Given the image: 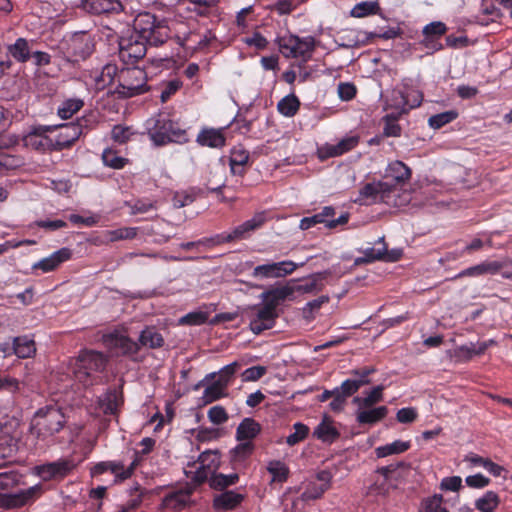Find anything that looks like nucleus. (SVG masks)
<instances>
[{"label":"nucleus","mask_w":512,"mask_h":512,"mask_svg":"<svg viewBox=\"0 0 512 512\" xmlns=\"http://www.w3.org/2000/svg\"><path fill=\"white\" fill-rule=\"evenodd\" d=\"M242 501V495L233 491H226L214 499V506L217 509H232Z\"/></svg>","instance_id":"obj_44"},{"label":"nucleus","mask_w":512,"mask_h":512,"mask_svg":"<svg viewBox=\"0 0 512 512\" xmlns=\"http://www.w3.org/2000/svg\"><path fill=\"white\" fill-rule=\"evenodd\" d=\"M239 479L238 474H214L210 478V486L214 489H223L235 484Z\"/></svg>","instance_id":"obj_54"},{"label":"nucleus","mask_w":512,"mask_h":512,"mask_svg":"<svg viewBox=\"0 0 512 512\" xmlns=\"http://www.w3.org/2000/svg\"><path fill=\"white\" fill-rule=\"evenodd\" d=\"M260 299L277 310V307L286 300H294L292 282L272 287L260 294Z\"/></svg>","instance_id":"obj_17"},{"label":"nucleus","mask_w":512,"mask_h":512,"mask_svg":"<svg viewBox=\"0 0 512 512\" xmlns=\"http://www.w3.org/2000/svg\"><path fill=\"white\" fill-rule=\"evenodd\" d=\"M266 371L267 370L264 366H253L247 368L241 375L242 380L244 382L257 381L265 375Z\"/></svg>","instance_id":"obj_64"},{"label":"nucleus","mask_w":512,"mask_h":512,"mask_svg":"<svg viewBox=\"0 0 512 512\" xmlns=\"http://www.w3.org/2000/svg\"><path fill=\"white\" fill-rule=\"evenodd\" d=\"M106 363L107 359L102 353L85 350L70 361L69 371L75 380L84 386H90L99 382L98 373L104 370Z\"/></svg>","instance_id":"obj_4"},{"label":"nucleus","mask_w":512,"mask_h":512,"mask_svg":"<svg viewBox=\"0 0 512 512\" xmlns=\"http://www.w3.org/2000/svg\"><path fill=\"white\" fill-rule=\"evenodd\" d=\"M442 501L443 498L441 495H434L424 502L420 512H448L447 509L442 506Z\"/></svg>","instance_id":"obj_60"},{"label":"nucleus","mask_w":512,"mask_h":512,"mask_svg":"<svg viewBox=\"0 0 512 512\" xmlns=\"http://www.w3.org/2000/svg\"><path fill=\"white\" fill-rule=\"evenodd\" d=\"M13 352L19 358H29L36 352L35 343L27 336L16 337L13 340Z\"/></svg>","instance_id":"obj_30"},{"label":"nucleus","mask_w":512,"mask_h":512,"mask_svg":"<svg viewBox=\"0 0 512 512\" xmlns=\"http://www.w3.org/2000/svg\"><path fill=\"white\" fill-rule=\"evenodd\" d=\"M384 386H375L371 391L365 392V396H357L353 399L355 405H362L364 407H374L375 404L383 400Z\"/></svg>","instance_id":"obj_38"},{"label":"nucleus","mask_w":512,"mask_h":512,"mask_svg":"<svg viewBox=\"0 0 512 512\" xmlns=\"http://www.w3.org/2000/svg\"><path fill=\"white\" fill-rule=\"evenodd\" d=\"M196 141L201 146L221 148L225 145V136L221 129L205 128L200 131Z\"/></svg>","instance_id":"obj_26"},{"label":"nucleus","mask_w":512,"mask_h":512,"mask_svg":"<svg viewBox=\"0 0 512 512\" xmlns=\"http://www.w3.org/2000/svg\"><path fill=\"white\" fill-rule=\"evenodd\" d=\"M308 432H309V428L306 425H304L302 423L294 424V432L287 437V439H286L287 444H289L290 446H293V445L299 443L300 441H302L306 438V436L308 435Z\"/></svg>","instance_id":"obj_59"},{"label":"nucleus","mask_w":512,"mask_h":512,"mask_svg":"<svg viewBox=\"0 0 512 512\" xmlns=\"http://www.w3.org/2000/svg\"><path fill=\"white\" fill-rule=\"evenodd\" d=\"M506 265L505 262L483 261L475 266L461 271L456 277H478L482 275H495Z\"/></svg>","instance_id":"obj_22"},{"label":"nucleus","mask_w":512,"mask_h":512,"mask_svg":"<svg viewBox=\"0 0 512 512\" xmlns=\"http://www.w3.org/2000/svg\"><path fill=\"white\" fill-rule=\"evenodd\" d=\"M334 215V208L331 206H326L322 209L321 212L301 219L299 227L302 230H307L317 224L322 223L328 228L329 218L334 217Z\"/></svg>","instance_id":"obj_28"},{"label":"nucleus","mask_w":512,"mask_h":512,"mask_svg":"<svg viewBox=\"0 0 512 512\" xmlns=\"http://www.w3.org/2000/svg\"><path fill=\"white\" fill-rule=\"evenodd\" d=\"M103 163L113 169H121L125 166L127 159L119 156L117 152L111 148H107L102 153Z\"/></svg>","instance_id":"obj_52"},{"label":"nucleus","mask_w":512,"mask_h":512,"mask_svg":"<svg viewBox=\"0 0 512 512\" xmlns=\"http://www.w3.org/2000/svg\"><path fill=\"white\" fill-rule=\"evenodd\" d=\"M260 432V425L251 418H245L237 427V439L250 441Z\"/></svg>","instance_id":"obj_32"},{"label":"nucleus","mask_w":512,"mask_h":512,"mask_svg":"<svg viewBox=\"0 0 512 512\" xmlns=\"http://www.w3.org/2000/svg\"><path fill=\"white\" fill-rule=\"evenodd\" d=\"M100 410L104 414H116L120 405V396L116 390L108 391L98 400Z\"/></svg>","instance_id":"obj_33"},{"label":"nucleus","mask_w":512,"mask_h":512,"mask_svg":"<svg viewBox=\"0 0 512 512\" xmlns=\"http://www.w3.org/2000/svg\"><path fill=\"white\" fill-rule=\"evenodd\" d=\"M252 451H253V444L250 441L240 443L231 451L232 461L235 463H241L247 457L250 456Z\"/></svg>","instance_id":"obj_55"},{"label":"nucleus","mask_w":512,"mask_h":512,"mask_svg":"<svg viewBox=\"0 0 512 512\" xmlns=\"http://www.w3.org/2000/svg\"><path fill=\"white\" fill-rule=\"evenodd\" d=\"M170 28L163 20L148 12L139 13L134 21L132 31L119 40V57L127 65L142 59L147 51V44L158 46L170 36Z\"/></svg>","instance_id":"obj_1"},{"label":"nucleus","mask_w":512,"mask_h":512,"mask_svg":"<svg viewBox=\"0 0 512 512\" xmlns=\"http://www.w3.org/2000/svg\"><path fill=\"white\" fill-rule=\"evenodd\" d=\"M500 503L497 493L487 491L475 501V507L481 512H494Z\"/></svg>","instance_id":"obj_42"},{"label":"nucleus","mask_w":512,"mask_h":512,"mask_svg":"<svg viewBox=\"0 0 512 512\" xmlns=\"http://www.w3.org/2000/svg\"><path fill=\"white\" fill-rule=\"evenodd\" d=\"M267 470L272 475V481L282 483L287 480L289 469L285 463L277 460L270 461Z\"/></svg>","instance_id":"obj_48"},{"label":"nucleus","mask_w":512,"mask_h":512,"mask_svg":"<svg viewBox=\"0 0 512 512\" xmlns=\"http://www.w3.org/2000/svg\"><path fill=\"white\" fill-rule=\"evenodd\" d=\"M411 177V170L401 161H393L386 168L382 181L367 183L360 190L361 199L371 203L382 202L389 206L401 207L411 202V193L402 186Z\"/></svg>","instance_id":"obj_2"},{"label":"nucleus","mask_w":512,"mask_h":512,"mask_svg":"<svg viewBox=\"0 0 512 512\" xmlns=\"http://www.w3.org/2000/svg\"><path fill=\"white\" fill-rule=\"evenodd\" d=\"M224 396H226L225 382L215 380L213 383H211L204 389L201 400L202 403L206 405Z\"/></svg>","instance_id":"obj_35"},{"label":"nucleus","mask_w":512,"mask_h":512,"mask_svg":"<svg viewBox=\"0 0 512 512\" xmlns=\"http://www.w3.org/2000/svg\"><path fill=\"white\" fill-rule=\"evenodd\" d=\"M71 251L68 248H61L48 257H45L32 265V269H40L47 273L55 270L61 263L69 260Z\"/></svg>","instance_id":"obj_21"},{"label":"nucleus","mask_w":512,"mask_h":512,"mask_svg":"<svg viewBox=\"0 0 512 512\" xmlns=\"http://www.w3.org/2000/svg\"><path fill=\"white\" fill-rule=\"evenodd\" d=\"M65 422V416L60 408L47 406L35 413L30 431L37 438L46 439L58 433L64 427Z\"/></svg>","instance_id":"obj_7"},{"label":"nucleus","mask_w":512,"mask_h":512,"mask_svg":"<svg viewBox=\"0 0 512 512\" xmlns=\"http://www.w3.org/2000/svg\"><path fill=\"white\" fill-rule=\"evenodd\" d=\"M378 10L379 5L376 1H362L352 8L350 14L355 18H363L376 14Z\"/></svg>","instance_id":"obj_46"},{"label":"nucleus","mask_w":512,"mask_h":512,"mask_svg":"<svg viewBox=\"0 0 512 512\" xmlns=\"http://www.w3.org/2000/svg\"><path fill=\"white\" fill-rule=\"evenodd\" d=\"M208 320V314L203 311H193L179 319L182 325H202Z\"/></svg>","instance_id":"obj_56"},{"label":"nucleus","mask_w":512,"mask_h":512,"mask_svg":"<svg viewBox=\"0 0 512 512\" xmlns=\"http://www.w3.org/2000/svg\"><path fill=\"white\" fill-rule=\"evenodd\" d=\"M410 448V442L396 440L392 443L379 446L375 449L377 457L383 458L389 455L400 454L407 451Z\"/></svg>","instance_id":"obj_40"},{"label":"nucleus","mask_w":512,"mask_h":512,"mask_svg":"<svg viewBox=\"0 0 512 512\" xmlns=\"http://www.w3.org/2000/svg\"><path fill=\"white\" fill-rule=\"evenodd\" d=\"M240 367V364L235 361V362H232L226 366H224L220 371H219V376L218 378L216 379V381H224L225 382V388L227 389L233 375L236 373V371L239 369Z\"/></svg>","instance_id":"obj_62"},{"label":"nucleus","mask_w":512,"mask_h":512,"mask_svg":"<svg viewBox=\"0 0 512 512\" xmlns=\"http://www.w3.org/2000/svg\"><path fill=\"white\" fill-rule=\"evenodd\" d=\"M207 415L209 420L216 425H220L228 420V414L226 410L220 405L211 407L208 410Z\"/></svg>","instance_id":"obj_63"},{"label":"nucleus","mask_w":512,"mask_h":512,"mask_svg":"<svg viewBox=\"0 0 512 512\" xmlns=\"http://www.w3.org/2000/svg\"><path fill=\"white\" fill-rule=\"evenodd\" d=\"M359 138L357 136H348L341 139L336 144H325L318 149L321 159L340 156L357 146Z\"/></svg>","instance_id":"obj_18"},{"label":"nucleus","mask_w":512,"mask_h":512,"mask_svg":"<svg viewBox=\"0 0 512 512\" xmlns=\"http://www.w3.org/2000/svg\"><path fill=\"white\" fill-rule=\"evenodd\" d=\"M447 31V27L445 23L441 21H434L423 28L424 39L422 40V44L426 48H433L435 50H440L441 45H436L435 40L439 39L442 35H444Z\"/></svg>","instance_id":"obj_23"},{"label":"nucleus","mask_w":512,"mask_h":512,"mask_svg":"<svg viewBox=\"0 0 512 512\" xmlns=\"http://www.w3.org/2000/svg\"><path fill=\"white\" fill-rule=\"evenodd\" d=\"M138 344L140 346L152 349L160 348L164 344L162 335L154 327H146L139 336Z\"/></svg>","instance_id":"obj_29"},{"label":"nucleus","mask_w":512,"mask_h":512,"mask_svg":"<svg viewBox=\"0 0 512 512\" xmlns=\"http://www.w3.org/2000/svg\"><path fill=\"white\" fill-rule=\"evenodd\" d=\"M298 265L291 260L280 262H271L256 266L252 271V276L256 279L283 278L292 274Z\"/></svg>","instance_id":"obj_14"},{"label":"nucleus","mask_w":512,"mask_h":512,"mask_svg":"<svg viewBox=\"0 0 512 512\" xmlns=\"http://www.w3.org/2000/svg\"><path fill=\"white\" fill-rule=\"evenodd\" d=\"M458 117V113L455 110L445 111L439 114L432 115L428 119V124L433 129H439L444 125L452 122Z\"/></svg>","instance_id":"obj_50"},{"label":"nucleus","mask_w":512,"mask_h":512,"mask_svg":"<svg viewBox=\"0 0 512 512\" xmlns=\"http://www.w3.org/2000/svg\"><path fill=\"white\" fill-rule=\"evenodd\" d=\"M300 108V101L295 94L283 97L277 104L278 112L285 117H293Z\"/></svg>","instance_id":"obj_39"},{"label":"nucleus","mask_w":512,"mask_h":512,"mask_svg":"<svg viewBox=\"0 0 512 512\" xmlns=\"http://www.w3.org/2000/svg\"><path fill=\"white\" fill-rule=\"evenodd\" d=\"M104 343L110 349H115L123 355H133L139 351L138 342L122 334H109L104 336Z\"/></svg>","instance_id":"obj_19"},{"label":"nucleus","mask_w":512,"mask_h":512,"mask_svg":"<svg viewBox=\"0 0 512 512\" xmlns=\"http://www.w3.org/2000/svg\"><path fill=\"white\" fill-rule=\"evenodd\" d=\"M192 487H187L172 493L167 494L163 499V504L166 508L173 510H182L187 507L191 502Z\"/></svg>","instance_id":"obj_24"},{"label":"nucleus","mask_w":512,"mask_h":512,"mask_svg":"<svg viewBox=\"0 0 512 512\" xmlns=\"http://www.w3.org/2000/svg\"><path fill=\"white\" fill-rule=\"evenodd\" d=\"M137 230L138 229L135 227H122L114 230H108L105 232L104 236L109 242L128 240L136 237Z\"/></svg>","instance_id":"obj_47"},{"label":"nucleus","mask_w":512,"mask_h":512,"mask_svg":"<svg viewBox=\"0 0 512 512\" xmlns=\"http://www.w3.org/2000/svg\"><path fill=\"white\" fill-rule=\"evenodd\" d=\"M118 69L114 64L105 65L99 74L95 76V82L98 89H104L111 85L115 77H118Z\"/></svg>","instance_id":"obj_41"},{"label":"nucleus","mask_w":512,"mask_h":512,"mask_svg":"<svg viewBox=\"0 0 512 512\" xmlns=\"http://www.w3.org/2000/svg\"><path fill=\"white\" fill-rule=\"evenodd\" d=\"M139 464V459L136 456V458L130 463L129 466H125L122 462L118 461L117 467L114 473V482L120 483L125 481L126 479L130 478L132 474L134 473L136 467Z\"/></svg>","instance_id":"obj_51"},{"label":"nucleus","mask_w":512,"mask_h":512,"mask_svg":"<svg viewBox=\"0 0 512 512\" xmlns=\"http://www.w3.org/2000/svg\"><path fill=\"white\" fill-rule=\"evenodd\" d=\"M313 435L323 442L332 443L340 434L334 426L332 419L328 416H324L323 420L314 429Z\"/></svg>","instance_id":"obj_27"},{"label":"nucleus","mask_w":512,"mask_h":512,"mask_svg":"<svg viewBox=\"0 0 512 512\" xmlns=\"http://www.w3.org/2000/svg\"><path fill=\"white\" fill-rule=\"evenodd\" d=\"M265 220L264 213H257L251 219L235 227L231 232L217 234L208 241L213 244H223L246 239L252 232L259 229L264 224Z\"/></svg>","instance_id":"obj_11"},{"label":"nucleus","mask_w":512,"mask_h":512,"mask_svg":"<svg viewBox=\"0 0 512 512\" xmlns=\"http://www.w3.org/2000/svg\"><path fill=\"white\" fill-rule=\"evenodd\" d=\"M369 380L364 379H347L342 382L339 388V394L347 398L356 393L361 386L368 384Z\"/></svg>","instance_id":"obj_53"},{"label":"nucleus","mask_w":512,"mask_h":512,"mask_svg":"<svg viewBox=\"0 0 512 512\" xmlns=\"http://www.w3.org/2000/svg\"><path fill=\"white\" fill-rule=\"evenodd\" d=\"M174 32L177 43L189 53L204 50L216 38L211 30L195 20L176 24Z\"/></svg>","instance_id":"obj_5"},{"label":"nucleus","mask_w":512,"mask_h":512,"mask_svg":"<svg viewBox=\"0 0 512 512\" xmlns=\"http://www.w3.org/2000/svg\"><path fill=\"white\" fill-rule=\"evenodd\" d=\"M148 135L157 146L171 142L183 144L189 140L185 129L162 114L148 120Z\"/></svg>","instance_id":"obj_6"},{"label":"nucleus","mask_w":512,"mask_h":512,"mask_svg":"<svg viewBox=\"0 0 512 512\" xmlns=\"http://www.w3.org/2000/svg\"><path fill=\"white\" fill-rule=\"evenodd\" d=\"M453 356L459 362L470 361L474 356H476V354H474V343L458 346L454 349Z\"/></svg>","instance_id":"obj_57"},{"label":"nucleus","mask_w":512,"mask_h":512,"mask_svg":"<svg viewBox=\"0 0 512 512\" xmlns=\"http://www.w3.org/2000/svg\"><path fill=\"white\" fill-rule=\"evenodd\" d=\"M187 466L190 469H185V475L190 478L195 485L202 484L214 475L212 472H208L205 468H202L201 464H197V461L193 464L188 463Z\"/></svg>","instance_id":"obj_43"},{"label":"nucleus","mask_w":512,"mask_h":512,"mask_svg":"<svg viewBox=\"0 0 512 512\" xmlns=\"http://www.w3.org/2000/svg\"><path fill=\"white\" fill-rule=\"evenodd\" d=\"M253 313L250 316V330L254 334H260L264 330L274 327L278 312L267 303L256 305L252 308Z\"/></svg>","instance_id":"obj_12"},{"label":"nucleus","mask_w":512,"mask_h":512,"mask_svg":"<svg viewBox=\"0 0 512 512\" xmlns=\"http://www.w3.org/2000/svg\"><path fill=\"white\" fill-rule=\"evenodd\" d=\"M405 99V94L402 91H392L390 97L387 99V107L394 109L395 112L388 116V119L392 117L395 120L398 116L408 112Z\"/></svg>","instance_id":"obj_31"},{"label":"nucleus","mask_w":512,"mask_h":512,"mask_svg":"<svg viewBox=\"0 0 512 512\" xmlns=\"http://www.w3.org/2000/svg\"><path fill=\"white\" fill-rule=\"evenodd\" d=\"M8 52L19 62L27 61L32 53L29 42L24 38H18L14 44L9 45Z\"/></svg>","instance_id":"obj_37"},{"label":"nucleus","mask_w":512,"mask_h":512,"mask_svg":"<svg viewBox=\"0 0 512 512\" xmlns=\"http://www.w3.org/2000/svg\"><path fill=\"white\" fill-rule=\"evenodd\" d=\"M93 42L87 33H75L65 38L60 45L65 59L72 63H78L90 56L93 51Z\"/></svg>","instance_id":"obj_8"},{"label":"nucleus","mask_w":512,"mask_h":512,"mask_svg":"<svg viewBox=\"0 0 512 512\" xmlns=\"http://www.w3.org/2000/svg\"><path fill=\"white\" fill-rule=\"evenodd\" d=\"M83 105V100L79 98L67 99L59 106L57 110L58 116L62 119H68L77 113Z\"/></svg>","instance_id":"obj_45"},{"label":"nucleus","mask_w":512,"mask_h":512,"mask_svg":"<svg viewBox=\"0 0 512 512\" xmlns=\"http://www.w3.org/2000/svg\"><path fill=\"white\" fill-rule=\"evenodd\" d=\"M279 50L286 58H298L307 62L314 51L315 41L312 37L300 38L289 35L278 40Z\"/></svg>","instance_id":"obj_10"},{"label":"nucleus","mask_w":512,"mask_h":512,"mask_svg":"<svg viewBox=\"0 0 512 512\" xmlns=\"http://www.w3.org/2000/svg\"><path fill=\"white\" fill-rule=\"evenodd\" d=\"M23 476L14 470L0 469V507L16 508L34 501L41 494V486L34 485L17 493L9 491L22 483Z\"/></svg>","instance_id":"obj_3"},{"label":"nucleus","mask_w":512,"mask_h":512,"mask_svg":"<svg viewBox=\"0 0 512 512\" xmlns=\"http://www.w3.org/2000/svg\"><path fill=\"white\" fill-rule=\"evenodd\" d=\"M357 409L355 412L356 421L363 425H374L383 420L388 414V408L386 406L378 407H364L362 405H356Z\"/></svg>","instance_id":"obj_20"},{"label":"nucleus","mask_w":512,"mask_h":512,"mask_svg":"<svg viewBox=\"0 0 512 512\" xmlns=\"http://www.w3.org/2000/svg\"><path fill=\"white\" fill-rule=\"evenodd\" d=\"M86 127V120L59 126L60 132L54 138L56 151L71 146L83 134Z\"/></svg>","instance_id":"obj_16"},{"label":"nucleus","mask_w":512,"mask_h":512,"mask_svg":"<svg viewBox=\"0 0 512 512\" xmlns=\"http://www.w3.org/2000/svg\"><path fill=\"white\" fill-rule=\"evenodd\" d=\"M82 7L90 13L102 14L118 12L122 9V4L119 0H83Z\"/></svg>","instance_id":"obj_25"},{"label":"nucleus","mask_w":512,"mask_h":512,"mask_svg":"<svg viewBox=\"0 0 512 512\" xmlns=\"http://www.w3.org/2000/svg\"><path fill=\"white\" fill-rule=\"evenodd\" d=\"M249 160V152L242 147H235L231 151L229 163L233 174H242L243 167Z\"/></svg>","instance_id":"obj_34"},{"label":"nucleus","mask_w":512,"mask_h":512,"mask_svg":"<svg viewBox=\"0 0 512 512\" xmlns=\"http://www.w3.org/2000/svg\"><path fill=\"white\" fill-rule=\"evenodd\" d=\"M377 245L378 247H370L365 249L364 255L368 261L380 260L384 257V253L386 251L384 238H380Z\"/></svg>","instance_id":"obj_61"},{"label":"nucleus","mask_w":512,"mask_h":512,"mask_svg":"<svg viewBox=\"0 0 512 512\" xmlns=\"http://www.w3.org/2000/svg\"><path fill=\"white\" fill-rule=\"evenodd\" d=\"M220 463V458L216 452L205 451L201 453L197 459V464H201L208 472L215 474Z\"/></svg>","instance_id":"obj_49"},{"label":"nucleus","mask_w":512,"mask_h":512,"mask_svg":"<svg viewBox=\"0 0 512 512\" xmlns=\"http://www.w3.org/2000/svg\"><path fill=\"white\" fill-rule=\"evenodd\" d=\"M320 274L314 275L311 278L305 280L301 284H297L296 280H290L292 282L293 294L296 297V294H307L318 292L322 289V285L320 283Z\"/></svg>","instance_id":"obj_36"},{"label":"nucleus","mask_w":512,"mask_h":512,"mask_svg":"<svg viewBox=\"0 0 512 512\" xmlns=\"http://www.w3.org/2000/svg\"><path fill=\"white\" fill-rule=\"evenodd\" d=\"M54 129L53 126H39L30 131L23 138V143L26 147L38 150V151H48L55 150L54 138H51L46 135L47 132L52 131Z\"/></svg>","instance_id":"obj_15"},{"label":"nucleus","mask_w":512,"mask_h":512,"mask_svg":"<svg viewBox=\"0 0 512 512\" xmlns=\"http://www.w3.org/2000/svg\"><path fill=\"white\" fill-rule=\"evenodd\" d=\"M23 383L10 376L0 377V391L18 393L22 391Z\"/></svg>","instance_id":"obj_58"},{"label":"nucleus","mask_w":512,"mask_h":512,"mask_svg":"<svg viewBox=\"0 0 512 512\" xmlns=\"http://www.w3.org/2000/svg\"><path fill=\"white\" fill-rule=\"evenodd\" d=\"M117 93L123 97H133L147 90V76L139 67L122 69L118 74Z\"/></svg>","instance_id":"obj_9"},{"label":"nucleus","mask_w":512,"mask_h":512,"mask_svg":"<svg viewBox=\"0 0 512 512\" xmlns=\"http://www.w3.org/2000/svg\"><path fill=\"white\" fill-rule=\"evenodd\" d=\"M74 468L75 464L72 460L59 459L35 466L34 473L44 481L61 480L69 475Z\"/></svg>","instance_id":"obj_13"}]
</instances>
